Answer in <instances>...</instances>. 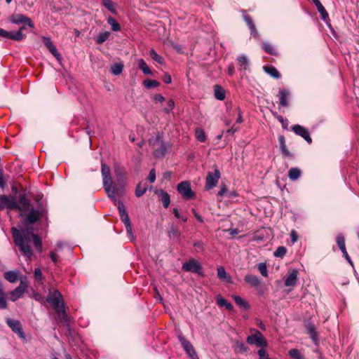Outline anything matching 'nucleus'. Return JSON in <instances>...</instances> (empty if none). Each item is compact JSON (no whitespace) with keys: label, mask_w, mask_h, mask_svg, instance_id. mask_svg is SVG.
<instances>
[{"label":"nucleus","mask_w":359,"mask_h":359,"mask_svg":"<svg viewBox=\"0 0 359 359\" xmlns=\"http://www.w3.org/2000/svg\"><path fill=\"white\" fill-rule=\"evenodd\" d=\"M24 227L18 230L15 227L11 228V233L14 243L20 249V251L25 255L30 258L33 253L31 250L29 243L32 240L33 245L36 250L41 252L43 250L42 241L39 236L34 233L33 224L26 223L22 221Z\"/></svg>","instance_id":"1"},{"label":"nucleus","mask_w":359,"mask_h":359,"mask_svg":"<svg viewBox=\"0 0 359 359\" xmlns=\"http://www.w3.org/2000/svg\"><path fill=\"white\" fill-rule=\"evenodd\" d=\"M102 175L103 178V187L109 198L114 202L116 201V194L117 190L112 187V180L111 177L110 168L105 163H102Z\"/></svg>","instance_id":"2"},{"label":"nucleus","mask_w":359,"mask_h":359,"mask_svg":"<svg viewBox=\"0 0 359 359\" xmlns=\"http://www.w3.org/2000/svg\"><path fill=\"white\" fill-rule=\"evenodd\" d=\"M27 217L23 219L26 223L34 224L37 222L41 217H46L47 210L41 204L36 209L29 208Z\"/></svg>","instance_id":"3"},{"label":"nucleus","mask_w":359,"mask_h":359,"mask_svg":"<svg viewBox=\"0 0 359 359\" xmlns=\"http://www.w3.org/2000/svg\"><path fill=\"white\" fill-rule=\"evenodd\" d=\"M46 301L51 304L55 312L65 309V304L61 293L57 290L50 292L46 297Z\"/></svg>","instance_id":"4"},{"label":"nucleus","mask_w":359,"mask_h":359,"mask_svg":"<svg viewBox=\"0 0 359 359\" xmlns=\"http://www.w3.org/2000/svg\"><path fill=\"white\" fill-rule=\"evenodd\" d=\"M252 331L254 333L247 337V343L250 345H256L257 347L266 348L268 343L263 334L255 329L252 330Z\"/></svg>","instance_id":"5"},{"label":"nucleus","mask_w":359,"mask_h":359,"mask_svg":"<svg viewBox=\"0 0 359 359\" xmlns=\"http://www.w3.org/2000/svg\"><path fill=\"white\" fill-rule=\"evenodd\" d=\"M214 172H208L205 178V189L206 191L210 190L217 186L218 181L220 178V171L217 165H215Z\"/></svg>","instance_id":"6"},{"label":"nucleus","mask_w":359,"mask_h":359,"mask_svg":"<svg viewBox=\"0 0 359 359\" xmlns=\"http://www.w3.org/2000/svg\"><path fill=\"white\" fill-rule=\"evenodd\" d=\"M182 269L184 271H190L203 276L201 264L195 259L192 258L182 264Z\"/></svg>","instance_id":"7"},{"label":"nucleus","mask_w":359,"mask_h":359,"mask_svg":"<svg viewBox=\"0 0 359 359\" xmlns=\"http://www.w3.org/2000/svg\"><path fill=\"white\" fill-rule=\"evenodd\" d=\"M16 210L19 208L16 203V197L12 195H0V210Z\"/></svg>","instance_id":"8"},{"label":"nucleus","mask_w":359,"mask_h":359,"mask_svg":"<svg viewBox=\"0 0 359 359\" xmlns=\"http://www.w3.org/2000/svg\"><path fill=\"white\" fill-rule=\"evenodd\" d=\"M177 189L182 197L187 200L196 198V194L191 190V184L187 181H184L178 184Z\"/></svg>","instance_id":"9"},{"label":"nucleus","mask_w":359,"mask_h":359,"mask_svg":"<svg viewBox=\"0 0 359 359\" xmlns=\"http://www.w3.org/2000/svg\"><path fill=\"white\" fill-rule=\"evenodd\" d=\"M118 210L121 220L124 223L128 233L132 235V226L128 212L125 209L123 203L121 201L118 202Z\"/></svg>","instance_id":"10"},{"label":"nucleus","mask_w":359,"mask_h":359,"mask_svg":"<svg viewBox=\"0 0 359 359\" xmlns=\"http://www.w3.org/2000/svg\"><path fill=\"white\" fill-rule=\"evenodd\" d=\"M8 20L13 24H24L31 28L34 27V25L31 18L23 14H13L9 17Z\"/></svg>","instance_id":"11"},{"label":"nucleus","mask_w":359,"mask_h":359,"mask_svg":"<svg viewBox=\"0 0 359 359\" xmlns=\"http://www.w3.org/2000/svg\"><path fill=\"white\" fill-rule=\"evenodd\" d=\"M16 203L19 207V208H16V210L20 211H27L29 210L31 206L30 199L27 197L25 191L19 194L18 199H16Z\"/></svg>","instance_id":"12"},{"label":"nucleus","mask_w":359,"mask_h":359,"mask_svg":"<svg viewBox=\"0 0 359 359\" xmlns=\"http://www.w3.org/2000/svg\"><path fill=\"white\" fill-rule=\"evenodd\" d=\"M291 129L296 135L304 138L307 143L311 144L312 142V139L307 128L301 125L297 124L292 126Z\"/></svg>","instance_id":"13"},{"label":"nucleus","mask_w":359,"mask_h":359,"mask_svg":"<svg viewBox=\"0 0 359 359\" xmlns=\"http://www.w3.org/2000/svg\"><path fill=\"white\" fill-rule=\"evenodd\" d=\"M6 323L8 327H11L12 331L16 333L21 339L25 338V334L23 332V329L20 320L8 318L6 320Z\"/></svg>","instance_id":"14"},{"label":"nucleus","mask_w":359,"mask_h":359,"mask_svg":"<svg viewBox=\"0 0 359 359\" xmlns=\"http://www.w3.org/2000/svg\"><path fill=\"white\" fill-rule=\"evenodd\" d=\"M305 327L306 329L307 334L316 345H318V334L316 332L315 325L311 322L307 321L305 323Z\"/></svg>","instance_id":"15"},{"label":"nucleus","mask_w":359,"mask_h":359,"mask_svg":"<svg viewBox=\"0 0 359 359\" xmlns=\"http://www.w3.org/2000/svg\"><path fill=\"white\" fill-rule=\"evenodd\" d=\"M241 12L243 15V19L245 22L250 30V34L255 39L258 38L259 34L257 29H256L255 24L252 22V18L246 14V11L242 10Z\"/></svg>","instance_id":"16"},{"label":"nucleus","mask_w":359,"mask_h":359,"mask_svg":"<svg viewBox=\"0 0 359 359\" xmlns=\"http://www.w3.org/2000/svg\"><path fill=\"white\" fill-rule=\"evenodd\" d=\"M42 41L46 47L49 50L51 54L56 57L57 60H60L61 57L60 54L58 53L55 46L51 41L49 37L42 36Z\"/></svg>","instance_id":"17"},{"label":"nucleus","mask_w":359,"mask_h":359,"mask_svg":"<svg viewBox=\"0 0 359 359\" xmlns=\"http://www.w3.org/2000/svg\"><path fill=\"white\" fill-rule=\"evenodd\" d=\"M156 144L158 146V148L154 149V156L156 158H161L163 157L166 153V147L158 138H156L154 140V144Z\"/></svg>","instance_id":"18"},{"label":"nucleus","mask_w":359,"mask_h":359,"mask_svg":"<svg viewBox=\"0 0 359 359\" xmlns=\"http://www.w3.org/2000/svg\"><path fill=\"white\" fill-rule=\"evenodd\" d=\"M298 271L292 269L287 276L285 280V285L287 287L294 286L297 285Z\"/></svg>","instance_id":"19"},{"label":"nucleus","mask_w":359,"mask_h":359,"mask_svg":"<svg viewBox=\"0 0 359 359\" xmlns=\"http://www.w3.org/2000/svg\"><path fill=\"white\" fill-rule=\"evenodd\" d=\"M27 287V285L21 281L20 285L11 292V300L15 301L17 299L20 298L25 292Z\"/></svg>","instance_id":"20"},{"label":"nucleus","mask_w":359,"mask_h":359,"mask_svg":"<svg viewBox=\"0 0 359 359\" xmlns=\"http://www.w3.org/2000/svg\"><path fill=\"white\" fill-rule=\"evenodd\" d=\"M155 194L158 196L160 201L163 203V205L165 208H168L170 198L169 194L163 189L156 190Z\"/></svg>","instance_id":"21"},{"label":"nucleus","mask_w":359,"mask_h":359,"mask_svg":"<svg viewBox=\"0 0 359 359\" xmlns=\"http://www.w3.org/2000/svg\"><path fill=\"white\" fill-rule=\"evenodd\" d=\"M244 280L253 287L257 288L260 285L259 279L255 275L247 274L244 278Z\"/></svg>","instance_id":"22"},{"label":"nucleus","mask_w":359,"mask_h":359,"mask_svg":"<svg viewBox=\"0 0 359 359\" xmlns=\"http://www.w3.org/2000/svg\"><path fill=\"white\" fill-rule=\"evenodd\" d=\"M25 29V25H22V27H20L18 31H17L15 32H11V39L17 41H20L25 39L26 38V35L22 33V31Z\"/></svg>","instance_id":"23"},{"label":"nucleus","mask_w":359,"mask_h":359,"mask_svg":"<svg viewBox=\"0 0 359 359\" xmlns=\"http://www.w3.org/2000/svg\"><path fill=\"white\" fill-rule=\"evenodd\" d=\"M214 95L217 100L222 101L226 97V92L222 86L215 85L214 86Z\"/></svg>","instance_id":"24"},{"label":"nucleus","mask_w":359,"mask_h":359,"mask_svg":"<svg viewBox=\"0 0 359 359\" xmlns=\"http://www.w3.org/2000/svg\"><path fill=\"white\" fill-rule=\"evenodd\" d=\"M217 276L220 280H225L229 283H232L231 277L226 272L223 266L217 268Z\"/></svg>","instance_id":"25"},{"label":"nucleus","mask_w":359,"mask_h":359,"mask_svg":"<svg viewBox=\"0 0 359 359\" xmlns=\"http://www.w3.org/2000/svg\"><path fill=\"white\" fill-rule=\"evenodd\" d=\"M290 95V92L287 89H282L279 92L280 104L283 107L288 105L287 97Z\"/></svg>","instance_id":"26"},{"label":"nucleus","mask_w":359,"mask_h":359,"mask_svg":"<svg viewBox=\"0 0 359 359\" xmlns=\"http://www.w3.org/2000/svg\"><path fill=\"white\" fill-rule=\"evenodd\" d=\"M178 339L184 351H192L194 346L182 334H178Z\"/></svg>","instance_id":"27"},{"label":"nucleus","mask_w":359,"mask_h":359,"mask_svg":"<svg viewBox=\"0 0 359 359\" xmlns=\"http://www.w3.org/2000/svg\"><path fill=\"white\" fill-rule=\"evenodd\" d=\"M147 189L148 187L146 184H142V182L138 183L135 188V196L137 198L141 197L146 193Z\"/></svg>","instance_id":"28"},{"label":"nucleus","mask_w":359,"mask_h":359,"mask_svg":"<svg viewBox=\"0 0 359 359\" xmlns=\"http://www.w3.org/2000/svg\"><path fill=\"white\" fill-rule=\"evenodd\" d=\"M264 70L274 79H278L280 77L279 72L273 66H264Z\"/></svg>","instance_id":"29"},{"label":"nucleus","mask_w":359,"mask_h":359,"mask_svg":"<svg viewBox=\"0 0 359 359\" xmlns=\"http://www.w3.org/2000/svg\"><path fill=\"white\" fill-rule=\"evenodd\" d=\"M233 298L236 302V304L240 306L241 308L248 310L250 309L249 304L243 298H241L240 296L234 295L233 296Z\"/></svg>","instance_id":"30"},{"label":"nucleus","mask_w":359,"mask_h":359,"mask_svg":"<svg viewBox=\"0 0 359 359\" xmlns=\"http://www.w3.org/2000/svg\"><path fill=\"white\" fill-rule=\"evenodd\" d=\"M56 313L59 317V320H60V323H62L65 325L69 324V318L65 309H63Z\"/></svg>","instance_id":"31"},{"label":"nucleus","mask_w":359,"mask_h":359,"mask_svg":"<svg viewBox=\"0 0 359 359\" xmlns=\"http://www.w3.org/2000/svg\"><path fill=\"white\" fill-rule=\"evenodd\" d=\"M4 278L10 283H15L18 280V273L13 271H9L4 273Z\"/></svg>","instance_id":"32"},{"label":"nucleus","mask_w":359,"mask_h":359,"mask_svg":"<svg viewBox=\"0 0 359 359\" xmlns=\"http://www.w3.org/2000/svg\"><path fill=\"white\" fill-rule=\"evenodd\" d=\"M262 48L264 50L265 52L267 53L277 56L278 55V53L277 50L274 48V47L268 42H263L262 43Z\"/></svg>","instance_id":"33"},{"label":"nucleus","mask_w":359,"mask_h":359,"mask_svg":"<svg viewBox=\"0 0 359 359\" xmlns=\"http://www.w3.org/2000/svg\"><path fill=\"white\" fill-rule=\"evenodd\" d=\"M301 172H302L299 168H292L288 172V177L291 180L294 181L299 178Z\"/></svg>","instance_id":"34"},{"label":"nucleus","mask_w":359,"mask_h":359,"mask_svg":"<svg viewBox=\"0 0 359 359\" xmlns=\"http://www.w3.org/2000/svg\"><path fill=\"white\" fill-rule=\"evenodd\" d=\"M217 304L221 307H225L226 309L229 311L233 309V305L222 297H218L217 298Z\"/></svg>","instance_id":"35"},{"label":"nucleus","mask_w":359,"mask_h":359,"mask_svg":"<svg viewBox=\"0 0 359 359\" xmlns=\"http://www.w3.org/2000/svg\"><path fill=\"white\" fill-rule=\"evenodd\" d=\"M114 172L116 176L119 179L124 178L126 174V171L124 167L118 164H116L114 165Z\"/></svg>","instance_id":"36"},{"label":"nucleus","mask_w":359,"mask_h":359,"mask_svg":"<svg viewBox=\"0 0 359 359\" xmlns=\"http://www.w3.org/2000/svg\"><path fill=\"white\" fill-rule=\"evenodd\" d=\"M123 69V64L115 63L111 67V73L114 75H119L122 73Z\"/></svg>","instance_id":"37"},{"label":"nucleus","mask_w":359,"mask_h":359,"mask_svg":"<svg viewBox=\"0 0 359 359\" xmlns=\"http://www.w3.org/2000/svg\"><path fill=\"white\" fill-rule=\"evenodd\" d=\"M110 36L109 32H100L95 39V42L97 44H102Z\"/></svg>","instance_id":"38"},{"label":"nucleus","mask_w":359,"mask_h":359,"mask_svg":"<svg viewBox=\"0 0 359 359\" xmlns=\"http://www.w3.org/2000/svg\"><path fill=\"white\" fill-rule=\"evenodd\" d=\"M138 67L142 71L144 74L149 75L151 74V71L149 67L147 66V63L143 59H140L138 60Z\"/></svg>","instance_id":"39"},{"label":"nucleus","mask_w":359,"mask_h":359,"mask_svg":"<svg viewBox=\"0 0 359 359\" xmlns=\"http://www.w3.org/2000/svg\"><path fill=\"white\" fill-rule=\"evenodd\" d=\"M237 60L238 62V65L241 67V69L246 70L249 66V62L246 56L241 55L237 57Z\"/></svg>","instance_id":"40"},{"label":"nucleus","mask_w":359,"mask_h":359,"mask_svg":"<svg viewBox=\"0 0 359 359\" xmlns=\"http://www.w3.org/2000/svg\"><path fill=\"white\" fill-rule=\"evenodd\" d=\"M7 307V303L6 300V294L3 290L2 283L0 281V309H4Z\"/></svg>","instance_id":"41"},{"label":"nucleus","mask_w":359,"mask_h":359,"mask_svg":"<svg viewBox=\"0 0 359 359\" xmlns=\"http://www.w3.org/2000/svg\"><path fill=\"white\" fill-rule=\"evenodd\" d=\"M107 22L111 25V29L114 32H118L121 30L120 24L112 17H109L107 19Z\"/></svg>","instance_id":"42"},{"label":"nucleus","mask_w":359,"mask_h":359,"mask_svg":"<svg viewBox=\"0 0 359 359\" xmlns=\"http://www.w3.org/2000/svg\"><path fill=\"white\" fill-rule=\"evenodd\" d=\"M336 240L337 245L339 248L341 250V252L346 250L345 246V238L344 236L341 233L338 234Z\"/></svg>","instance_id":"43"},{"label":"nucleus","mask_w":359,"mask_h":359,"mask_svg":"<svg viewBox=\"0 0 359 359\" xmlns=\"http://www.w3.org/2000/svg\"><path fill=\"white\" fill-rule=\"evenodd\" d=\"M143 84L148 89L156 88L160 85L158 81H157L156 80L149 79H145L143 81Z\"/></svg>","instance_id":"44"},{"label":"nucleus","mask_w":359,"mask_h":359,"mask_svg":"<svg viewBox=\"0 0 359 359\" xmlns=\"http://www.w3.org/2000/svg\"><path fill=\"white\" fill-rule=\"evenodd\" d=\"M149 55L154 61H156L158 64H160V65L163 64V62H164L163 58L161 56H160L159 55H158V53L155 51V50H154V49L150 50Z\"/></svg>","instance_id":"45"},{"label":"nucleus","mask_w":359,"mask_h":359,"mask_svg":"<svg viewBox=\"0 0 359 359\" xmlns=\"http://www.w3.org/2000/svg\"><path fill=\"white\" fill-rule=\"evenodd\" d=\"M290 357L292 359H304V356L300 353L299 351L297 348H292L288 353Z\"/></svg>","instance_id":"46"},{"label":"nucleus","mask_w":359,"mask_h":359,"mask_svg":"<svg viewBox=\"0 0 359 359\" xmlns=\"http://www.w3.org/2000/svg\"><path fill=\"white\" fill-rule=\"evenodd\" d=\"M287 252V249L284 246H279L277 248L276 251L273 253L274 257H283L285 255Z\"/></svg>","instance_id":"47"},{"label":"nucleus","mask_w":359,"mask_h":359,"mask_svg":"<svg viewBox=\"0 0 359 359\" xmlns=\"http://www.w3.org/2000/svg\"><path fill=\"white\" fill-rule=\"evenodd\" d=\"M196 137L197 140L201 142H204L205 141V134L203 130L201 128H197L196 130Z\"/></svg>","instance_id":"48"},{"label":"nucleus","mask_w":359,"mask_h":359,"mask_svg":"<svg viewBox=\"0 0 359 359\" xmlns=\"http://www.w3.org/2000/svg\"><path fill=\"white\" fill-rule=\"evenodd\" d=\"M180 235V231L176 228L172 226L168 231V236L170 239L178 238Z\"/></svg>","instance_id":"49"},{"label":"nucleus","mask_w":359,"mask_h":359,"mask_svg":"<svg viewBox=\"0 0 359 359\" xmlns=\"http://www.w3.org/2000/svg\"><path fill=\"white\" fill-rule=\"evenodd\" d=\"M102 4L109 11L114 13V3L111 0H102Z\"/></svg>","instance_id":"50"},{"label":"nucleus","mask_w":359,"mask_h":359,"mask_svg":"<svg viewBox=\"0 0 359 359\" xmlns=\"http://www.w3.org/2000/svg\"><path fill=\"white\" fill-rule=\"evenodd\" d=\"M257 268L262 276L264 277L268 276L267 267L265 263H259Z\"/></svg>","instance_id":"51"},{"label":"nucleus","mask_w":359,"mask_h":359,"mask_svg":"<svg viewBox=\"0 0 359 359\" xmlns=\"http://www.w3.org/2000/svg\"><path fill=\"white\" fill-rule=\"evenodd\" d=\"M236 346L240 353H243L248 351V348L242 341H237L236 342Z\"/></svg>","instance_id":"52"},{"label":"nucleus","mask_w":359,"mask_h":359,"mask_svg":"<svg viewBox=\"0 0 359 359\" xmlns=\"http://www.w3.org/2000/svg\"><path fill=\"white\" fill-rule=\"evenodd\" d=\"M264 348H262L258 351V355L259 356V359H271L269 357V354L266 353V351L264 349Z\"/></svg>","instance_id":"53"},{"label":"nucleus","mask_w":359,"mask_h":359,"mask_svg":"<svg viewBox=\"0 0 359 359\" xmlns=\"http://www.w3.org/2000/svg\"><path fill=\"white\" fill-rule=\"evenodd\" d=\"M34 278L37 281H41L43 279V274L39 268L34 269Z\"/></svg>","instance_id":"54"},{"label":"nucleus","mask_w":359,"mask_h":359,"mask_svg":"<svg viewBox=\"0 0 359 359\" xmlns=\"http://www.w3.org/2000/svg\"><path fill=\"white\" fill-rule=\"evenodd\" d=\"M167 106H168V108H165L163 109V111L165 112V113H169L170 111V110H172L175 106V102L174 101L172 100V99H170L168 102H167Z\"/></svg>","instance_id":"55"},{"label":"nucleus","mask_w":359,"mask_h":359,"mask_svg":"<svg viewBox=\"0 0 359 359\" xmlns=\"http://www.w3.org/2000/svg\"><path fill=\"white\" fill-rule=\"evenodd\" d=\"M280 151L284 156L290 158H292L293 157V154L288 150L287 146L280 148Z\"/></svg>","instance_id":"56"},{"label":"nucleus","mask_w":359,"mask_h":359,"mask_svg":"<svg viewBox=\"0 0 359 359\" xmlns=\"http://www.w3.org/2000/svg\"><path fill=\"white\" fill-rule=\"evenodd\" d=\"M148 180L153 183L156 180V172L154 169H151L148 175Z\"/></svg>","instance_id":"57"},{"label":"nucleus","mask_w":359,"mask_h":359,"mask_svg":"<svg viewBox=\"0 0 359 359\" xmlns=\"http://www.w3.org/2000/svg\"><path fill=\"white\" fill-rule=\"evenodd\" d=\"M0 36L11 39V32L0 28Z\"/></svg>","instance_id":"58"},{"label":"nucleus","mask_w":359,"mask_h":359,"mask_svg":"<svg viewBox=\"0 0 359 359\" xmlns=\"http://www.w3.org/2000/svg\"><path fill=\"white\" fill-rule=\"evenodd\" d=\"M318 11L320 13L322 20H326L328 18V13L325 8H320Z\"/></svg>","instance_id":"59"},{"label":"nucleus","mask_w":359,"mask_h":359,"mask_svg":"<svg viewBox=\"0 0 359 359\" xmlns=\"http://www.w3.org/2000/svg\"><path fill=\"white\" fill-rule=\"evenodd\" d=\"M6 187V181L4 179L3 170L0 168V189Z\"/></svg>","instance_id":"60"},{"label":"nucleus","mask_w":359,"mask_h":359,"mask_svg":"<svg viewBox=\"0 0 359 359\" xmlns=\"http://www.w3.org/2000/svg\"><path fill=\"white\" fill-rule=\"evenodd\" d=\"M227 188L226 185L223 184L221 186L219 191L217 193V195L219 196H223L227 192Z\"/></svg>","instance_id":"61"},{"label":"nucleus","mask_w":359,"mask_h":359,"mask_svg":"<svg viewBox=\"0 0 359 359\" xmlns=\"http://www.w3.org/2000/svg\"><path fill=\"white\" fill-rule=\"evenodd\" d=\"M290 237H291V241L292 243H294L295 242H297V241L298 239V235H297V233L296 232V231L292 230L291 231Z\"/></svg>","instance_id":"62"},{"label":"nucleus","mask_w":359,"mask_h":359,"mask_svg":"<svg viewBox=\"0 0 359 359\" xmlns=\"http://www.w3.org/2000/svg\"><path fill=\"white\" fill-rule=\"evenodd\" d=\"M227 72L230 76H233L235 74V67L233 64L231 63L228 66Z\"/></svg>","instance_id":"63"},{"label":"nucleus","mask_w":359,"mask_h":359,"mask_svg":"<svg viewBox=\"0 0 359 359\" xmlns=\"http://www.w3.org/2000/svg\"><path fill=\"white\" fill-rule=\"evenodd\" d=\"M154 100L156 102H163L165 101L164 97L161 94H156L154 97Z\"/></svg>","instance_id":"64"}]
</instances>
